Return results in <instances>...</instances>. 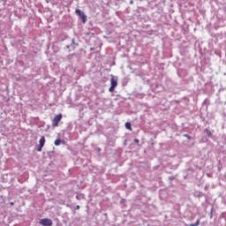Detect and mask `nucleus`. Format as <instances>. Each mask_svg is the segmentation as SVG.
I'll use <instances>...</instances> for the list:
<instances>
[{
  "label": "nucleus",
  "instance_id": "obj_1",
  "mask_svg": "<svg viewBox=\"0 0 226 226\" xmlns=\"http://www.w3.org/2000/svg\"><path fill=\"white\" fill-rule=\"evenodd\" d=\"M110 87L109 88V93H114L116 87H117V77L113 74L110 75Z\"/></svg>",
  "mask_w": 226,
  "mask_h": 226
},
{
  "label": "nucleus",
  "instance_id": "obj_2",
  "mask_svg": "<svg viewBox=\"0 0 226 226\" xmlns=\"http://www.w3.org/2000/svg\"><path fill=\"white\" fill-rule=\"evenodd\" d=\"M63 119V114H58L55 116L53 121H52V126L56 128V126H59V123Z\"/></svg>",
  "mask_w": 226,
  "mask_h": 226
},
{
  "label": "nucleus",
  "instance_id": "obj_3",
  "mask_svg": "<svg viewBox=\"0 0 226 226\" xmlns=\"http://www.w3.org/2000/svg\"><path fill=\"white\" fill-rule=\"evenodd\" d=\"M76 13L80 17L83 24H86V22H87V16H86V14L82 11H80V9H77Z\"/></svg>",
  "mask_w": 226,
  "mask_h": 226
},
{
  "label": "nucleus",
  "instance_id": "obj_4",
  "mask_svg": "<svg viewBox=\"0 0 226 226\" xmlns=\"http://www.w3.org/2000/svg\"><path fill=\"white\" fill-rule=\"evenodd\" d=\"M39 223L42 226H52V220L49 218L41 219Z\"/></svg>",
  "mask_w": 226,
  "mask_h": 226
},
{
  "label": "nucleus",
  "instance_id": "obj_5",
  "mask_svg": "<svg viewBox=\"0 0 226 226\" xmlns=\"http://www.w3.org/2000/svg\"><path fill=\"white\" fill-rule=\"evenodd\" d=\"M45 142H46V140H45V136H42V137L40 139V140H39V146H38V147H37V151H38L39 153H41V149H43V146H45Z\"/></svg>",
  "mask_w": 226,
  "mask_h": 226
},
{
  "label": "nucleus",
  "instance_id": "obj_6",
  "mask_svg": "<svg viewBox=\"0 0 226 226\" xmlns=\"http://www.w3.org/2000/svg\"><path fill=\"white\" fill-rule=\"evenodd\" d=\"M125 128L127 129V130H130V132H132V124L130 123V122H127V123H125Z\"/></svg>",
  "mask_w": 226,
  "mask_h": 226
},
{
  "label": "nucleus",
  "instance_id": "obj_7",
  "mask_svg": "<svg viewBox=\"0 0 226 226\" xmlns=\"http://www.w3.org/2000/svg\"><path fill=\"white\" fill-rule=\"evenodd\" d=\"M61 144H63V140H61V139L55 140V146H61Z\"/></svg>",
  "mask_w": 226,
  "mask_h": 226
},
{
  "label": "nucleus",
  "instance_id": "obj_8",
  "mask_svg": "<svg viewBox=\"0 0 226 226\" xmlns=\"http://www.w3.org/2000/svg\"><path fill=\"white\" fill-rule=\"evenodd\" d=\"M199 225H200V219L196 222V223L190 224V226H199Z\"/></svg>",
  "mask_w": 226,
  "mask_h": 226
},
{
  "label": "nucleus",
  "instance_id": "obj_9",
  "mask_svg": "<svg viewBox=\"0 0 226 226\" xmlns=\"http://www.w3.org/2000/svg\"><path fill=\"white\" fill-rule=\"evenodd\" d=\"M207 137H209L210 139L213 138V134H211V132H208Z\"/></svg>",
  "mask_w": 226,
  "mask_h": 226
},
{
  "label": "nucleus",
  "instance_id": "obj_10",
  "mask_svg": "<svg viewBox=\"0 0 226 226\" xmlns=\"http://www.w3.org/2000/svg\"><path fill=\"white\" fill-rule=\"evenodd\" d=\"M134 142H136V144H139V139H134Z\"/></svg>",
  "mask_w": 226,
  "mask_h": 226
},
{
  "label": "nucleus",
  "instance_id": "obj_11",
  "mask_svg": "<svg viewBox=\"0 0 226 226\" xmlns=\"http://www.w3.org/2000/svg\"><path fill=\"white\" fill-rule=\"evenodd\" d=\"M185 137H187V139H190V135L188 134H185Z\"/></svg>",
  "mask_w": 226,
  "mask_h": 226
},
{
  "label": "nucleus",
  "instance_id": "obj_12",
  "mask_svg": "<svg viewBox=\"0 0 226 226\" xmlns=\"http://www.w3.org/2000/svg\"><path fill=\"white\" fill-rule=\"evenodd\" d=\"M14 205V203L13 202H11V206H13Z\"/></svg>",
  "mask_w": 226,
  "mask_h": 226
},
{
  "label": "nucleus",
  "instance_id": "obj_13",
  "mask_svg": "<svg viewBox=\"0 0 226 226\" xmlns=\"http://www.w3.org/2000/svg\"><path fill=\"white\" fill-rule=\"evenodd\" d=\"M80 208V207L79 206H77V209H79Z\"/></svg>",
  "mask_w": 226,
  "mask_h": 226
}]
</instances>
